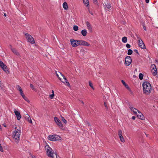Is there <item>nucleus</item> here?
I'll use <instances>...</instances> for the list:
<instances>
[{"instance_id":"11","label":"nucleus","mask_w":158,"mask_h":158,"mask_svg":"<svg viewBox=\"0 0 158 158\" xmlns=\"http://www.w3.org/2000/svg\"><path fill=\"white\" fill-rule=\"evenodd\" d=\"M54 120L57 125L60 128H62L63 127V125L61 121L57 117H55L54 118Z\"/></svg>"},{"instance_id":"27","label":"nucleus","mask_w":158,"mask_h":158,"mask_svg":"<svg viewBox=\"0 0 158 158\" xmlns=\"http://www.w3.org/2000/svg\"><path fill=\"white\" fill-rule=\"evenodd\" d=\"M16 88L19 91V92L22 90L21 87L19 85H17L16 86Z\"/></svg>"},{"instance_id":"35","label":"nucleus","mask_w":158,"mask_h":158,"mask_svg":"<svg viewBox=\"0 0 158 158\" xmlns=\"http://www.w3.org/2000/svg\"><path fill=\"white\" fill-rule=\"evenodd\" d=\"M104 106H105V107L107 109H108V106H107V103H106V102H104Z\"/></svg>"},{"instance_id":"24","label":"nucleus","mask_w":158,"mask_h":158,"mask_svg":"<svg viewBox=\"0 0 158 158\" xmlns=\"http://www.w3.org/2000/svg\"><path fill=\"white\" fill-rule=\"evenodd\" d=\"M87 33V31L85 29L81 31L82 35L84 36H85L86 35Z\"/></svg>"},{"instance_id":"6","label":"nucleus","mask_w":158,"mask_h":158,"mask_svg":"<svg viewBox=\"0 0 158 158\" xmlns=\"http://www.w3.org/2000/svg\"><path fill=\"white\" fill-rule=\"evenodd\" d=\"M24 34L26 39L27 40V41L28 42H30L31 44H34L35 43L33 37L31 35L27 33H24Z\"/></svg>"},{"instance_id":"49","label":"nucleus","mask_w":158,"mask_h":158,"mask_svg":"<svg viewBox=\"0 0 158 158\" xmlns=\"http://www.w3.org/2000/svg\"><path fill=\"white\" fill-rule=\"evenodd\" d=\"M55 154L56 155V158H58V157H57V155L56 154Z\"/></svg>"},{"instance_id":"1","label":"nucleus","mask_w":158,"mask_h":158,"mask_svg":"<svg viewBox=\"0 0 158 158\" xmlns=\"http://www.w3.org/2000/svg\"><path fill=\"white\" fill-rule=\"evenodd\" d=\"M15 130L14 131L12 134V137L13 140L16 143H18L20 140L21 131L17 129V127L15 128Z\"/></svg>"},{"instance_id":"22","label":"nucleus","mask_w":158,"mask_h":158,"mask_svg":"<svg viewBox=\"0 0 158 158\" xmlns=\"http://www.w3.org/2000/svg\"><path fill=\"white\" fill-rule=\"evenodd\" d=\"M121 82L122 83L123 85L125 86V87L128 90H129L130 91H131V90L130 89V88L126 84V83L125 82V81L122 80L121 81Z\"/></svg>"},{"instance_id":"42","label":"nucleus","mask_w":158,"mask_h":158,"mask_svg":"<svg viewBox=\"0 0 158 158\" xmlns=\"http://www.w3.org/2000/svg\"><path fill=\"white\" fill-rule=\"evenodd\" d=\"M145 2L146 3H148L149 2V0H145Z\"/></svg>"},{"instance_id":"15","label":"nucleus","mask_w":158,"mask_h":158,"mask_svg":"<svg viewBox=\"0 0 158 158\" xmlns=\"http://www.w3.org/2000/svg\"><path fill=\"white\" fill-rule=\"evenodd\" d=\"M122 131L121 130H119L118 131V134L119 137L120 139L122 142L124 143L125 142V139L122 136Z\"/></svg>"},{"instance_id":"14","label":"nucleus","mask_w":158,"mask_h":158,"mask_svg":"<svg viewBox=\"0 0 158 158\" xmlns=\"http://www.w3.org/2000/svg\"><path fill=\"white\" fill-rule=\"evenodd\" d=\"M14 113H15V115H16V116L17 119L18 120H20V119H21V116L19 112L17 111L16 109H14Z\"/></svg>"},{"instance_id":"26","label":"nucleus","mask_w":158,"mask_h":158,"mask_svg":"<svg viewBox=\"0 0 158 158\" xmlns=\"http://www.w3.org/2000/svg\"><path fill=\"white\" fill-rule=\"evenodd\" d=\"M122 41L124 43H126L127 41V38L125 36L123 37L122 38Z\"/></svg>"},{"instance_id":"30","label":"nucleus","mask_w":158,"mask_h":158,"mask_svg":"<svg viewBox=\"0 0 158 158\" xmlns=\"http://www.w3.org/2000/svg\"><path fill=\"white\" fill-rule=\"evenodd\" d=\"M143 75L141 73H140L139 75V78L140 79L142 80L143 79Z\"/></svg>"},{"instance_id":"18","label":"nucleus","mask_w":158,"mask_h":158,"mask_svg":"<svg viewBox=\"0 0 158 158\" xmlns=\"http://www.w3.org/2000/svg\"><path fill=\"white\" fill-rule=\"evenodd\" d=\"M24 117L25 119L26 120H27L28 122H29L30 123H32V121L31 119L30 118V116L27 114L25 115Z\"/></svg>"},{"instance_id":"2","label":"nucleus","mask_w":158,"mask_h":158,"mask_svg":"<svg viewBox=\"0 0 158 158\" xmlns=\"http://www.w3.org/2000/svg\"><path fill=\"white\" fill-rule=\"evenodd\" d=\"M142 85L143 93L146 94H149L152 90L151 84L148 82H145L143 83Z\"/></svg>"},{"instance_id":"3","label":"nucleus","mask_w":158,"mask_h":158,"mask_svg":"<svg viewBox=\"0 0 158 158\" xmlns=\"http://www.w3.org/2000/svg\"><path fill=\"white\" fill-rule=\"evenodd\" d=\"M45 149L47 152V155L49 157L54 158L55 153L52 149L48 144L46 145Z\"/></svg>"},{"instance_id":"48","label":"nucleus","mask_w":158,"mask_h":158,"mask_svg":"<svg viewBox=\"0 0 158 158\" xmlns=\"http://www.w3.org/2000/svg\"><path fill=\"white\" fill-rule=\"evenodd\" d=\"M52 94H54V91L53 90H52Z\"/></svg>"},{"instance_id":"5","label":"nucleus","mask_w":158,"mask_h":158,"mask_svg":"<svg viewBox=\"0 0 158 158\" xmlns=\"http://www.w3.org/2000/svg\"><path fill=\"white\" fill-rule=\"evenodd\" d=\"M61 137L59 135H50L48 136V140L51 141H55L60 139Z\"/></svg>"},{"instance_id":"29","label":"nucleus","mask_w":158,"mask_h":158,"mask_svg":"<svg viewBox=\"0 0 158 158\" xmlns=\"http://www.w3.org/2000/svg\"><path fill=\"white\" fill-rule=\"evenodd\" d=\"M73 30L75 31H77L78 29V27L77 26H76V25H74V26H73Z\"/></svg>"},{"instance_id":"12","label":"nucleus","mask_w":158,"mask_h":158,"mask_svg":"<svg viewBox=\"0 0 158 158\" xmlns=\"http://www.w3.org/2000/svg\"><path fill=\"white\" fill-rule=\"evenodd\" d=\"M78 46L83 45L85 46H89L90 44L87 42L83 40H78Z\"/></svg>"},{"instance_id":"37","label":"nucleus","mask_w":158,"mask_h":158,"mask_svg":"<svg viewBox=\"0 0 158 158\" xmlns=\"http://www.w3.org/2000/svg\"><path fill=\"white\" fill-rule=\"evenodd\" d=\"M126 46L128 48H130L131 47L130 45L128 44H126Z\"/></svg>"},{"instance_id":"31","label":"nucleus","mask_w":158,"mask_h":158,"mask_svg":"<svg viewBox=\"0 0 158 158\" xmlns=\"http://www.w3.org/2000/svg\"><path fill=\"white\" fill-rule=\"evenodd\" d=\"M89 85L90 87H91V88L93 89H94V88L93 86V84L90 81H89Z\"/></svg>"},{"instance_id":"21","label":"nucleus","mask_w":158,"mask_h":158,"mask_svg":"<svg viewBox=\"0 0 158 158\" xmlns=\"http://www.w3.org/2000/svg\"><path fill=\"white\" fill-rule=\"evenodd\" d=\"M111 7V6L110 5V4L108 3H107L106 4L104 5V8L106 10L109 11L110 9V8Z\"/></svg>"},{"instance_id":"47","label":"nucleus","mask_w":158,"mask_h":158,"mask_svg":"<svg viewBox=\"0 0 158 158\" xmlns=\"http://www.w3.org/2000/svg\"><path fill=\"white\" fill-rule=\"evenodd\" d=\"M59 77H60V78H61L60 77H62V76L60 75V74H59Z\"/></svg>"},{"instance_id":"33","label":"nucleus","mask_w":158,"mask_h":158,"mask_svg":"<svg viewBox=\"0 0 158 158\" xmlns=\"http://www.w3.org/2000/svg\"><path fill=\"white\" fill-rule=\"evenodd\" d=\"M30 87L32 88V89L34 90H36V89L34 87L33 85L31 84L30 85Z\"/></svg>"},{"instance_id":"28","label":"nucleus","mask_w":158,"mask_h":158,"mask_svg":"<svg viewBox=\"0 0 158 158\" xmlns=\"http://www.w3.org/2000/svg\"><path fill=\"white\" fill-rule=\"evenodd\" d=\"M132 53V51L131 49L128 50L127 52V54L128 55H131Z\"/></svg>"},{"instance_id":"17","label":"nucleus","mask_w":158,"mask_h":158,"mask_svg":"<svg viewBox=\"0 0 158 158\" xmlns=\"http://www.w3.org/2000/svg\"><path fill=\"white\" fill-rule=\"evenodd\" d=\"M129 108L130 109V110H131L132 112L134 114H137V113L138 112V111H139V110L136 108L132 107V106H129Z\"/></svg>"},{"instance_id":"7","label":"nucleus","mask_w":158,"mask_h":158,"mask_svg":"<svg viewBox=\"0 0 158 158\" xmlns=\"http://www.w3.org/2000/svg\"><path fill=\"white\" fill-rule=\"evenodd\" d=\"M0 66L6 73H9L6 65L1 60H0Z\"/></svg>"},{"instance_id":"20","label":"nucleus","mask_w":158,"mask_h":158,"mask_svg":"<svg viewBox=\"0 0 158 158\" xmlns=\"http://www.w3.org/2000/svg\"><path fill=\"white\" fill-rule=\"evenodd\" d=\"M10 48L11 50L17 56H19V53L14 48H12V46L10 45Z\"/></svg>"},{"instance_id":"39","label":"nucleus","mask_w":158,"mask_h":158,"mask_svg":"<svg viewBox=\"0 0 158 158\" xmlns=\"http://www.w3.org/2000/svg\"><path fill=\"white\" fill-rule=\"evenodd\" d=\"M134 51L136 53H138V51L137 50H136V49H135L134 50Z\"/></svg>"},{"instance_id":"23","label":"nucleus","mask_w":158,"mask_h":158,"mask_svg":"<svg viewBox=\"0 0 158 158\" xmlns=\"http://www.w3.org/2000/svg\"><path fill=\"white\" fill-rule=\"evenodd\" d=\"M63 6L65 10H67L68 9V6L66 2H64L63 4Z\"/></svg>"},{"instance_id":"41","label":"nucleus","mask_w":158,"mask_h":158,"mask_svg":"<svg viewBox=\"0 0 158 158\" xmlns=\"http://www.w3.org/2000/svg\"><path fill=\"white\" fill-rule=\"evenodd\" d=\"M132 119L133 120H135V116H133L132 117Z\"/></svg>"},{"instance_id":"38","label":"nucleus","mask_w":158,"mask_h":158,"mask_svg":"<svg viewBox=\"0 0 158 158\" xmlns=\"http://www.w3.org/2000/svg\"><path fill=\"white\" fill-rule=\"evenodd\" d=\"M24 99L25 101H26L27 102H29V100L28 99V98L27 97H26V98H25Z\"/></svg>"},{"instance_id":"36","label":"nucleus","mask_w":158,"mask_h":158,"mask_svg":"<svg viewBox=\"0 0 158 158\" xmlns=\"http://www.w3.org/2000/svg\"><path fill=\"white\" fill-rule=\"evenodd\" d=\"M20 93V94H21V95L22 96H23V95H24V93L23 91V90H22L21 91H20V92H19Z\"/></svg>"},{"instance_id":"40","label":"nucleus","mask_w":158,"mask_h":158,"mask_svg":"<svg viewBox=\"0 0 158 158\" xmlns=\"http://www.w3.org/2000/svg\"><path fill=\"white\" fill-rule=\"evenodd\" d=\"M143 28L144 30L146 31V28L145 26H143Z\"/></svg>"},{"instance_id":"25","label":"nucleus","mask_w":158,"mask_h":158,"mask_svg":"<svg viewBox=\"0 0 158 158\" xmlns=\"http://www.w3.org/2000/svg\"><path fill=\"white\" fill-rule=\"evenodd\" d=\"M83 2L86 6L89 5V2L88 0H83Z\"/></svg>"},{"instance_id":"9","label":"nucleus","mask_w":158,"mask_h":158,"mask_svg":"<svg viewBox=\"0 0 158 158\" xmlns=\"http://www.w3.org/2000/svg\"><path fill=\"white\" fill-rule=\"evenodd\" d=\"M151 72L153 76H156L157 74V69L155 64H152L151 65Z\"/></svg>"},{"instance_id":"34","label":"nucleus","mask_w":158,"mask_h":158,"mask_svg":"<svg viewBox=\"0 0 158 158\" xmlns=\"http://www.w3.org/2000/svg\"><path fill=\"white\" fill-rule=\"evenodd\" d=\"M54 96V94H52L50 95V97L51 99H53Z\"/></svg>"},{"instance_id":"19","label":"nucleus","mask_w":158,"mask_h":158,"mask_svg":"<svg viewBox=\"0 0 158 158\" xmlns=\"http://www.w3.org/2000/svg\"><path fill=\"white\" fill-rule=\"evenodd\" d=\"M86 24L89 31L91 32L92 31V27L90 24L89 23V22L87 21L86 22Z\"/></svg>"},{"instance_id":"45","label":"nucleus","mask_w":158,"mask_h":158,"mask_svg":"<svg viewBox=\"0 0 158 158\" xmlns=\"http://www.w3.org/2000/svg\"><path fill=\"white\" fill-rule=\"evenodd\" d=\"M4 16H6V13H4Z\"/></svg>"},{"instance_id":"50","label":"nucleus","mask_w":158,"mask_h":158,"mask_svg":"<svg viewBox=\"0 0 158 158\" xmlns=\"http://www.w3.org/2000/svg\"><path fill=\"white\" fill-rule=\"evenodd\" d=\"M81 103H82L83 104H84V102H83L81 101Z\"/></svg>"},{"instance_id":"10","label":"nucleus","mask_w":158,"mask_h":158,"mask_svg":"<svg viewBox=\"0 0 158 158\" xmlns=\"http://www.w3.org/2000/svg\"><path fill=\"white\" fill-rule=\"evenodd\" d=\"M70 42L71 45L73 47H76L78 46V40H74L73 39H71Z\"/></svg>"},{"instance_id":"16","label":"nucleus","mask_w":158,"mask_h":158,"mask_svg":"<svg viewBox=\"0 0 158 158\" xmlns=\"http://www.w3.org/2000/svg\"><path fill=\"white\" fill-rule=\"evenodd\" d=\"M136 115L137 117L139 118L142 120L144 119V116L143 115V114H142V113L140 112V111H138V112L137 113V114H136Z\"/></svg>"},{"instance_id":"43","label":"nucleus","mask_w":158,"mask_h":158,"mask_svg":"<svg viewBox=\"0 0 158 158\" xmlns=\"http://www.w3.org/2000/svg\"><path fill=\"white\" fill-rule=\"evenodd\" d=\"M22 97L24 99H25V98H26V97L25 96V95H23V96H22Z\"/></svg>"},{"instance_id":"8","label":"nucleus","mask_w":158,"mask_h":158,"mask_svg":"<svg viewBox=\"0 0 158 158\" xmlns=\"http://www.w3.org/2000/svg\"><path fill=\"white\" fill-rule=\"evenodd\" d=\"M137 38L138 39V45L142 49H145L146 48V47L142 40L138 36H137Z\"/></svg>"},{"instance_id":"4","label":"nucleus","mask_w":158,"mask_h":158,"mask_svg":"<svg viewBox=\"0 0 158 158\" xmlns=\"http://www.w3.org/2000/svg\"><path fill=\"white\" fill-rule=\"evenodd\" d=\"M56 74L58 77L59 78V79L60 80H61V78H60V77H59V74L60 75L62 76V77H63V79H64L65 81H62V82L64 83L66 85L70 87V85L69 84V82L66 79V78L60 72H56Z\"/></svg>"},{"instance_id":"32","label":"nucleus","mask_w":158,"mask_h":158,"mask_svg":"<svg viewBox=\"0 0 158 158\" xmlns=\"http://www.w3.org/2000/svg\"><path fill=\"white\" fill-rule=\"evenodd\" d=\"M61 120L63 121V122L64 123H67V121L63 117H61Z\"/></svg>"},{"instance_id":"13","label":"nucleus","mask_w":158,"mask_h":158,"mask_svg":"<svg viewBox=\"0 0 158 158\" xmlns=\"http://www.w3.org/2000/svg\"><path fill=\"white\" fill-rule=\"evenodd\" d=\"M132 62V60L131 57L130 56H127L125 59V62L127 66L129 65Z\"/></svg>"},{"instance_id":"44","label":"nucleus","mask_w":158,"mask_h":158,"mask_svg":"<svg viewBox=\"0 0 158 158\" xmlns=\"http://www.w3.org/2000/svg\"><path fill=\"white\" fill-rule=\"evenodd\" d=\"M32 158H36L35 157V156H32Z\"/></svg>"},{"instance_id":"46","label":"nucleus","mask_w":158,"mask_h":158,"mask_svg":"<svg viewBox=\"0 0 158 158\" xmlns=\"http://www.w3.org/2000/svg\"><path fill=\"white\" fill-rule=\"evenodd\" d=\"M93 0L94 1V2H96L97 1V0Z\"/></svg>"}]
</instances>
